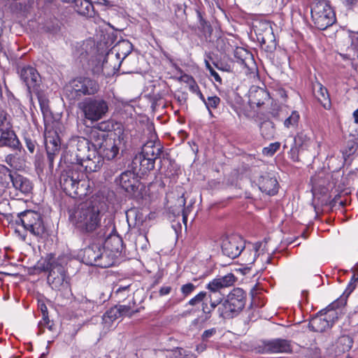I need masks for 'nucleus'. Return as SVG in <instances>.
<instances>
[{
    "instance_id": "obj_1",
    "label": "nucleus",
    "mask_w": 358,
    "mask_h": 358,
    "mask_svg": "<svg viewBox=\"0 0 358 358\" xmlns=\"http://www.w3.org/2000/svg\"><path fill=\"white\" fill-rule=\"evenodd\" d=\"M104 210V201L99 197H92L79 204L70 217L73 224L83 233L97 234L103 228L101 220V213Z\"/></svg>"
},
{
    "instance_id": "obj_2",
    "label": "nucleus",
    "mask_w": 358,
    "mask_h": 358,
    "mask_svg": "<svg viewBox=\"0 0 358 358\" xmlns=\"http://www.w3.org/2000/svg\"><path fill=\"white\" fill-rule=\"evenodd\" d=\"M21 201L18 199L13 201L10 206L13 209V212L10 213V223L17 225H21L24 229V233H20L17 229L15 231L22 241L26 240L27 231L36 238H41L45 232L42 215L32 210H25L20 211L17 209L18 203ZM22 203H23L22 202Z\"/></svg>"
},
{
    "instance_id": "obj_3",
    "label": "nucleus",
    "mask_w": 358,
    "mask_h": 358,
    "mask_svg": "<svg viewBox=\"0 0 358 358\" xmlns=\"http://www.w3.org/2000/svg\"><path fill=\"white\" fill-rule=\"evenodd\" d=\"M66 264L64 257H56L52 254H49L37 262L36 268L40 271H48V283L52 289L62 292L67 290L70 287Z\"/></svg>"
},
{
    "instance_id": "obj_4",
    "label": "nucleus",
    "mask_w": 358,
    "mask_h": 358,
    "mask_svg": "<svg viewBox=\"0 0 358 358\" xmlns=\"http://www.w3.org/2000/svg\"><path fill=\"white\" fill-rule=\"evenodd\" d=\"M59 184L64 192L72 197L82 198L91 192L90 180L78 165L68 166L63 170Z\"/></svg>"
},
{
    "instance_id": "obj_5",
    "label": "nucleus",
    "mask_w": 358,
    "mask_h": 358,
    "mask_svg": "<svg viewBox=\"0 0 358 358\" xmlns=\"http://www.w3.org/2000/svg\"><path fill=\"white\" fill-rule=\"evenodd\" d=\"M97 236L105 238L103 247L108 257L111 259L113 265H114L116 259L120 256L123 250V241L117 234L113 222L109 220L103 226V228L97 232Z\"/></svg>"
},
{
    "instance_id": "obj_6",
    "label": "nucleus",
    "mask_w": 358,
    "mask_h": 358,
    "mask_svg": "<svg viewBox=\"0 0 358 358\" xmlns=\"http://www.w3.org/2000/svg\"><path fill=\"white\" fill-rule=\"evenodd\" d=\"M99 90L98 83L89 77H78L71 80L64 87V96L75 101L83 96H92Z\"/></svg>"
},
{
    "instance_id": "obj_7",
    "label": "nucleus",
    "mask_w": 358,
    "mask_h": 358,
    "mask_svg": "<svg viewBox=\"0 0 358 358\" xmlns=\"http://www.w3.org/2000/svg\"><path fill=\"white\" fill-rule=\"evenodd\" d=\"M84 119L92 123L104 118L109 111V103L101 97H88L78 104Z\"/></svg>"
},
{
    "instance_id": "obj_8",
    "label": "nucleus",
    "mask_w": 358,
    "mask_h": 358,
    "mask_svg": "<svg viewBox=\"0 0 358 358\" xmlns=\"http://www.w3.org/2000/svg\"><path fill=\"white\" fill-rule=\"evenodd\" d=\"M246 298V292L243 289H233L227 299L218 307L220 317L229 319L237 315L245 307Z\"/></svg>"
},
{
    "instance_id": "obj_9",
    "label": "nucleus",
    "mask_w": 358,
    "mask_h": 358,
    "mask_svg": "<svg viewBox=\"0 0 358 358\" xmlns=\"http://www.w3.org/2000/svg\"><path fill=\"white\" fill-rule=\"evenodd\" d=\"M310 12L312 21L320 30L333 25L336 20L335 13L327 0H313Z\"/></svg>"
},
{
    "instance_id": "obj_10",
    "label": "nucleus",
    "mask_w": 358,
    "mask_h": 358,
    "mask_svg": "<svg viewBox=\"0 0 358 358\" xmlns=\"http://www.w3.org/2000/svg\"><path fill=\"white\" fill-rule=\"evenodd\" d=\"M77 150L78 153L76 154V162L81 166L84 167L87 171L96 172L101 169L103 159L95 151H90L89 142L87 139L82 138L78 140Z\"/></svg>"
},
{
    "instance_id": "obj_11",
    "label": "nucleus",
    "mask_w": 358,
    "mask_h": 358,
    "mask_svg": "<svg viewBox=\"0 0 358 358\" xmlns=\"http://www.w3.org/2000/svg\"><path fill=\"white\" fill-rule=\"evenodd\" d=\"M0 183L6 187L10 183L17 192L16 196H29L31 194L34 185L27 177L12 171L6 166H3L0 171Z\"/></svg>"
},
{
    "instance_id": "obj_12",
    "label": "nucleus",
    "mask_w": 358,
    "mask_h": 358,
    "mask_svg": "<svg viewBox=\"0 0 358 358\" xmlns=\"http://www.w3.org/2000/svg\"><path fill=\"white\" fill-rule=\"evenodd\" d=\"M82 260L87 265L101 268H108L113 266L111 259L108 257L103 245L99 243H93L85 248Z\"/></svg>"
},
{
    "instance_id": "obj_13",
    "label": "nucleus",
    "mask_w": 358,
    "mask_h": 358,
    "mask_svg": "<svg viewBox=\"0 0 358 358\" xmlns=\"http://www.w3.org/2000/svg\"><path fill=\"white\" fill-rule=\"evenodd\" d=\"M245 248V241L238 235L232 234L222 238V252L224 255L231 259L240 256Z\"/></svg>"
},
{
    "instance_id": "obj_14",
    "label": "nucleus",
    "mask_w": 358,
    "mask_h": 358,
    "mask_svg": "<svg viewBox=\"0 0 358 358\" xmlns=\"http://www.w3.org/2000/svg\"><path fill=\"white\" fill-rule=\"evenodd\" d=\"M121 143L120 137L117 138H105V134H101V138L94 141L95 147L101 150L103 155L108 160L113 159L119 152L120 145Z\"/></svg>"
},
{
    "instance_id": "obj_15",
    "label": "nucleus",
    "mask_w": 358,
    "mask_h": 358,
    "mask_svg": "<svg viewBox=\"0 0 358 358\" xmlns=\"http://www.w3.org/2000/svg\"><path fill=\"white\" fill-rule=\"evenodd\" d=\"M17 73L21 80L25 84L29 93L37 90V87L41 82V77L37 70L30 66H19Z\"/></svg>"
},
{
    "instance_id": "obj_16",
    "label": "nucleus",
    "mask_w": 358,
    "mask_h": 358,
    "mask_svg": "<svg viewBox=\"0 0 358 358\" xmlns=\"http://www.w3.org/2000/svg\"><path fill=\"white\" fill-rule=\"evenodd\" d=\"M292 351L291 342L282 338L264 341L259 346V352L262 353H289Z\"/></svg>"
},
{
    "instance_id": "obj_17",
    "label": "nucleus",
    "mask_w": 358,
    "mask_h": 358,
    "mask_svg": "<svg viewBox=\"0 0 358 358\" xmlns=\"http://www.w3.org/2000/svg\"><path fill=\"white\" fill-rule=\"evenodd\" d=\"M117 182L120 186L129 194L136 193L141 185L138 175L132 171H126L122 173Z\"/></svg>"
},
{
    "instance_id": "obj_18",
    "label": "nucleus",
    "mask_w": 358,
    "mask_h": 358,
    "mask_svg": "<svg viewBox=\"0 0 358 358\" xmlns=\"http://www.w3.org/2000/svg\"><path fill=\"white\" fill-rule=\"evenodd\" d=\"M263 245L262 243H255L251 245V248L248 247L245 248L243 250V254L241 255V259L245 265L249 266L256 261L257 257H259L261 255V259L263 260V257L265 256V260L267 263H269L271 260L269 254L268 253L265 255L264 253L259 252L260 250L263 251L264 248H262Z\"/></svg>"
},
{
    "instance_id": "obj_19",
    "label": "nucleus",
    "mask_w": 358,
    "mask_h": 358,
    "mask_svg": "<svg viewBox=\"0 0 358 358\" xmlns=\"http://www.w3.org/2000/svg\"><path fill=\"white\" fill-rule=\"evenodd\" d=\"M236 280V277L233 273H229L224 276H217L214 278L208 283L206 288L210 292L217 295V294H220V291L221 289L234 285Z\"/></svg>"
},
{
    "instance_id": "obj_20",
    "label": "nucleus",
    "mask_w": 358,
    "mask_h": 358,
    "mask_svg": "<svg viewBox=\"0 0 358 358\" xmlns=\"http://www.w3.org/2000/svg\"><path fill=\"white\" fill-rule=\"evenodd\" d=\"M258 185L262 192L268 195H274L278 190V182L274 176L265 173L258 179Z\"/></svg>"
},
{
    "instance_id": "obj_21",
    "label": "nucleus",
    "mask_w": 358,
    "mask_h": 358,
    "mask_svg": "<svg viewBox=\"0 0 358 358\" xmlns=\"http://www.w3.org/2000/svg\"><path fill=\"white\" fill-rule=\"evenodd\" d=\"M269 98V94L263 88L252 87L249 91V103L251 107H260Z\"/></svg>"
},
{
    "instance_id": "obj_22",
    "label": "nucleus",
    "mask_w": 358,
    "mask_h": 358,
    "mask_svg": "<svg viewBox=\"0 0 358 358\" xmlns=\"http://www.w3.org/2000/svg\"><path fill=\"white\" fill-rule=\"evenodd\" d=\"M124 59L110 50L106 53L103 59L102 67L107 71V73H114L119 71L121 64Z\"/></svg>"
},
{
    "instance_id": "obj_23",
    "label": "nucleus",
    "mask_w": 358,
    "mask_h": 358,
    "mask_svg": "<svg viewBox=\"0 0 358 358\" xmlns=\"http://www.w3.org/2000/svg\"><path fill=\"white\" fill-rule=\"evenodd\" d=\"M324 312L319 313V315L314 317L309 322L308 327L315 332H323L329 329L332 323L326 316Z\"/></svg>"
},
{
    "instance_id": "obj_24",
    "label": "nucleus",
    "mask_w": 358,
    "mask_h": 358,
    "mask_svg": "<svg viewBox=\"0 0 358 358\" xmlns=\"http://www.w3.org/2000/svg\"><path fill=\"white\" fill-rule=\"evenodd\" d=\"M257 40L262 48L271 50L275 48V36L273 35L271 27L266 25L263 34H257Z\"/></svg>"
},
{
    "instance_id": "obj_25",
    "label": "nucleus",
    "mask_w": 358,
    "mask_h": 358,
    "mask_svg": "<svg viewBox=\"0 0 358 358\" xmlns=\"http://www.w3.org/2000/svg\"><path fill=\"white\" fill-rule=\"evenodd\" d=\"M348 37L350 40V46L347 48L346 53H341L340 55L344 59L354 60L358 57V31H348Z\"/></svg>"
},
{
    "instance_id": "obj_26",
    "label": "nucleus",
    "mask_w": 358,
    "mask_h": 358,
    "mask_svg": "<svg viewBox=\"0 0 358 358\" xmlns=\"http://www.w3.org/2000/svg\"><path fill=\"white\" fill-rule=\"evenodd\" d=\"M45 143L47 154L57 155L60 150V140L57 134L49 131L45 136Z\"/></svg>"
},
{
    "instance_id": "obj_27",
    "label": "nucleus",
    "mask_w": 358,
    "mask_h": 358,
    "mask_svg": "<svg viewBox=\"0 0 358 358\" xmlns=\"http://www.w3.org/2000/svg\"><path fill=\"white\" fill-rule=\"evenodd\" d=\"M19 141L16 138L14 132L10 129V127L6 128H1L0 129V146H10L15 147L18 145Z\"/></svg>"
},
{
    "instance_id": "obj_28",
    "label": "nucleus",
    "mask_w": 358,
    "mask_h": 358,
    "mask_svg": "<svg viewBox=\"0 0 358 358\" xmlns=\"http://www.w3.org/2000/svg\"><path fill=\"white\" fill-rule=\"evenodd\" d=\"M155 160L156 159L145 157L138 154L133 159V164L135 166V169H136L138 165L139 171L144 174L155 168Z\"/></svg>"
},
{
    "instance_id": "obj_29",
    "label": "nucleus",
    "mask_w": 358,
    "mask_h": 358,
    "mask_svg": "<svg viewBox=\"0 0 358 358\" xmlns=\"http://www.w3.org/2000/svg\"><path fill=\"white\" fill-rule=\"evenodd\" d=\"M314 93L318 101L322 106L329 109L331 107V101L327 89L324 87L320 83L314 85Z\"/></svg>"
},
{
    "instance_id": "obj_30",
    "label": "nucleus",
    "mask_w": 358,
    "mask_h": 358,
    "mask_svg": "<svg viewBox=\"0 0 358 358\" xmlns=\"http://www.w3.org/2000/svg\"><path fill=\"white\" fill-rule=\"evenodd\" d=\"M162 152V147L159 144H156L153 141H148L145 143L143 147L140 155L148 158L157 159Z\"/></svg>"
},
{
    "instance_id": "obj_31",
    "label": "nucleus",
    "mask_w": 358,
    "mask_h": 358,
    "mask_svg": "<svg viewBox=\"0 0 358 358\" xmlns=\"http://www.w3.org/2000/svg\"><path fill=\"white\" fill-rule=\"evenodd\" d=\"M133 45L128 40L119 41L110 50L124 59L132 51Z\"/></svg>"
},
{
    "instance_id": "obj_32",
    "label": "nucleus",
    "mask_w": 358,
    "mask_h": 358,
    "mask_svg": "<svg viewBox=\"0 0 358 358\" xmlns=\"http://www.w3.org/2000/svg\"><path fill=\"white\" fill-rule=\"evenodd\" d=\"M74 8L78 13L87 17H92L94 14V6L89 0H73Z\"/></svg>"
},
{
    "instance_id": "obj_33",
    "label": "nucleus",
    "mask_w": 358,
    "mask_h": 358,
    "mask_svg": "<svg viewBox=\"0 0 358 358\" xmlns=\"http://www.w3.org/2000/svg\"><path fill=\"white\" fill-rule=\"evenodd\" d=\"M127 221L129 226L141 225L143 221V214L137 208H131L126 213Z\"/></svg>"
},
{
    "instance_id": "obj_34",
    "label": "nucleus",
    "mask_w": 358,
    "mask_h": 358,
    "mask_svg": "<svg viewBox=\"0 0 358 358\" xmlns=\"http://www.w3.org/2000/svg\"><path fill=\"white\" fill-rule=\"evenodd\" d=\"M201 100L204 103V105H205L206 109L208 110V113L210 116L213 115L212 110L217 109L221 103L220 98L216 95L208 96L207 98H206L203 96V99H201Z\"/></svg>"
},
{
    "instance_id": "obj_35",
    "label": "nucleus",
    "mask_w": 358,
    "mask_h": 358,
    "mask_svg": "<svg viewBox=\"0 0 358 358\" xmlns=\"http://www.w3.org/2000/svg\"><path fill=\"white\" fill-rule=\"evenodd\" d=\"M167 358H195V355L191 352H188L183 348H178L175 350L168 352Z\"/></svg>"
},
{
    "instance_id": "obj_36",
    "label": "nucleus",
    "mask_w": 358,
    "mask_h": 358,
    "mask_svg": "<svg viewBox=\"0 0 358 358\" xmlns=\"http://www.w3.org/2000/svg\"><path fill=\"white\" fill-rule=\"evenodd\" d=\"M260 131L264 138H270L275 132L273 122L269 121L262 122L260 126Z\"/></svg>"
},
{
    "instance_id": "obj_37",
    "label": "nucleus",
    "mask_w": 358,
    "mask_h": 358,
    "mask_svg": "<svg viewBox=\"0 0 358 358\" xmlns=\"http://www.w3.org/2000/svg\"><path fill=\"white\" fill-rule=\"evenodd\" d=\"M120 317V310L117 308L116 306L110 308L103 316V321L105 323L112 322Z\"/></svg>"
},
{
    "instance_id": "obj_38",
    "label": "nucleus",
    "mask_w": 358,
    "mask_h": 358,
    "mask_svg": "<svg viewBox=\"0 0 358 358\" xmlns=\"http://www.w3.org/2000/svg\"><path fill=\"white\" fill-rule=\"evenodd\" d=\"M300 116L297 111H292L290 115L284 121V125L286 128H295L297 127Z\"/></svg>"
},
{
    "instance_id": "obj_39",
    "label": "nucleus",
    "mask_w": 358,
    "mask_h": 358,
    "mask_svg": "<svg viewBox=\"0 0 358 358\" xmlns=\"http://www.w3.org/2000/svg\"><path fill=\"white\" fill-rule=\"evenodd\" d=\"M347 303L346 297L341 296V298L336 299L331 303H330L326 308L321 310V313L324 312L327 314L328 312L336 310L341 307L345 306Z\"/></svg>"
},
{
    "instance_id": "obj_40",
    "label": "nucleus",
    "mask_w": 358,
    "mask_h": 358,
    "mask_svg": "<svg viewBox=\"0 0 358 358\" xmlns=\"http://www.w3.org/2000/svg\"><path fill=\"white\" fill-rule=\"evenodd\" d=\"M310 141V138L304 132H300L294 138V143L295 146L299 148L303 145H306Z\"/></svg>"
},
{
    "instance_id": "obj_41",
    "label": "nucleus",
    "mask_w": 358,
    "mask_h": 358,
    "mask_svg": "<svg viewBox=\"0 0 358 358\" xmlns=\"http://www.w3.org/2000/svg\"><path fill=\"white\" fill-rule=\"evenodd\" d=\"M280 143L275 142L269 144L268 147H265L262 150V153L266 156H273L280 148Z\"/></svg>"
},
{
    "instance_id": "obj_42",
    "label": "nucleus",
    "mask_w": 358,
    "mask_h": 358,
    "mask_svg": "<svg viewBox=\"0 0 358 358\" xmlns=\"http://www.w3.org/2000/svg\"><path fill=\"white\" fill-rule=\"evenodd\" d=\"M117 308L120 310V316H129L131 317L133 315L134 313H136L138 310H131L129 306L125 305H117Z\"/></svg>"
},
{
    "instance_id": "obj_43",
    "label": "nucleus",
    "mask_w": 358,
    "mask_h": 358,
    "mask_svg": "<svg viewBox=\"0 0 358 358\" xmlns=\"http://www.w3.org/2000/svg\"><path fill=\"white\" fill-rule=\"evenodd\" d=\"M189 90L191 92L196 94L199 97L200 99H203V94L201 92L199 85L192 78H191V80L189 83Z\"/></svg>"
},
{
    "instance_id": "obj_44",
    "label": "nucleus",
    "mask_w": 358,
    "mask_h": 358,
    "mask_svg": "<svg viewBox=\"0 0 358 358\" xmlns=\"http://www.w3.org/2000/svg\"><path fill=\"white\" fill-rule=\"evenodd\" d=\"M196 289V286L191 282H188L182 285L180 290L184 297H187L189 294H191L194 289Z\"/></svg>"
},
{
    "instance_id": "obj_45",
    "label": "nucleus",
    "mask_w": 358,
    "mask_h": 358,
    "mask_svg": "<svg viewBox=\"0 0 358 358\" xmlns=\"http://www.w3.org/2000/svg\"><path fill=\"white\" fill-rule=\"evenodd\" d=\"M207 296V293L206 292H201L198 294H196L195 296H194L192 299H191L188 301V304L190 306H195L198 304L199 303L203 301V300L205 299V297Z\"/></svg>"
},
{
    "instance_id": "obj_46",
    "label": "nucleus",
    "mask_w": 358,
    "mask_h": 358,
    "mask_svg": "<svg viewBox=\"0 0 358 358\" xmlns=\"http://www.w3.org/2000/svg\"><path fill=\"white\" fill-rule=\"evenodd\" d=\"M213 293L210 292L209 294H208V297L210 299V305L208 306V308L210 309H211L213 311L214 310V309L219 305V304H222L220 303L221 301H222V295L221 294H217V299L215 300H213Z\"/></svg>"
},
{
    "instance_id": "obj_47",
    "label": "nucleus",
    "mask_w": 358,
    "mask_h": 358,
    "mask_svg": "<svg viewBox=\"0 0 358 358\" xmlns=\"http://www.w3.org/2000/svg\"><path fill=\"white\" fill-rule=\"evenodd\" d=\"M358 281V274H354L351 278V280L346 288L344 294H347V296L350 294L356 287L355 282Z\"/></svg>"
},
{
    "instance_id": "obj_48",
    "label": "nucleus",
    "mask_w": 358,
    "mask_h": 358,
    "mask_svg": "<svg viewBox=\"0 0 358 358\" xmlns=\"http://www.w3.org/2000/svg\"><path fill=\"white\" fill-rule=\"evenodd\" d=\"M339 343L345 345L343 348V351H348L352 348V341L349 336H342L339 339Z\"/></svg>"
},
{
    "instance_id": "obj_49",
    "label": "nucleus",
    "mask_w": 358,
    "mask_h": 358,
    "mask_svg": "<svg viewBox=\"0 0 358 358\" xmlns=\"http://www.w3.org/2000/svg\"><path fill=\"white\" fill-rule=\"evenodd\" d=\"M95 129L101 131H108L113 129V124L108 121L101 122L96 125Z\"/></svg>"
},
{
    "instance_id": "obj_50",
    "label": "nucleus",
    "mask_w": 358,
    "mask_h": 358,
    "mask_svg": "<svg viewBox=\"0 0 358 358\" xmlns=\"http://www.w3.org/2000/svg\"><path fill=\"white\" fill-rule=\"evenodd\" d=\"M216 333L217 329L215 328L205 330L201 335V339L203 342L208 341V340L213 337Z\"/></svg>"
},
{
    "instance_id": "obj_51",
    "label": "nucleus",
    "mask_w": 358,
    "mask_h": 358,
    "mask_svg": "<svg viewBox=\"0 0 358 358\" xmlns=\"http://www.w3.org/2000/svg\"><path fill=\"white\" fill-rule=\"evenodd\" d=\"M210 319V317L201 313L197 318L194 319L192 321V324L193 325H198V324L203 325Z\"/></svg>"
},
{
    "instance_id": "obj_52",
    "label": "nucleus",
    "mask_w": 358,
    "mask_h": 358,
    "mask_svg": "<svg viewBox=\"0 0 358 358\" xmlns=\"http://www.w3.org/2000/svg\"><path fill=\"white\" fill-rule=\"evenodd\" d=\"M50 323V321L48 317V313L47 315H45V316H43V320L41 321L38 324L39 327V332L38 334H41L44 332L43 327L45 325H49Z\"/></svg>"
},
{
    "instance_id": "obj_53",
    "label": "nucleus",
    "mask_w": 358,
    "mask_h": 358,
    "mask_svg": "<svg viewBox=\"0 0 358 358\" xmlns=\"http://www.w3.org/2000/svg\"><path fill=\"white\" fill-rule=\"evenodd\" d=\"M299 148L297 146H293L291 148L290 150V156L292 160L294 161H298L299 160Z\"/></svg>"
},
{
    "instance_id": "obj_54",
    "label": "nucleus",
    "mask_w": 358,
    "mask_h": 358,
    "mask_svg": "<svg viewBox=\"0 0 358 358\" xmlns=\"http://www.w3.org/2000/svg\"><path fill=\"white\" fill-rule=\"evenodd\" d=\"M202 314L206 315V316L211 317L213 310L208 308V304L207 303H202L201 305Z\"/></svg>"
},
{
    "instance_id": "obj_55",
    "label": "nucleus",
    "mask_w": 358,
    "mask_h": 358,
    "mask_svg": "<svg viewBox=\"0 0 358 358\" xmlns=\"http://www.w3.org/2000/svg\"><path fill=\"white\" fill-rule=\"evenodd\" d=\"M171 290L172 287L171 286H162L159 290V296H162L168 295L170 294Z\"/></svg>"
},
{
    "instance_id": "obj_56",
    "label": "nucleus",
    "mask_w": 358,
    "mask_h": 358,
    "mask_svg": "<svg viewBox=\"0 0 358 358\" xmlns=\"http://www.w3.org/2000/svg\"><path fill=\"white\" fill-rule=\"evenodd\" d=\"M25 143H26V147L27 148L28 150L33 153L35 150V142L32 141L29 138H25Z\"/></svg>"
},
{
    "instance_id": "obj_57",
    "label": "nucleus",
    "mask_w": 358,
    "mask_h": 358,
    "mask_svg": "<svg viewBox=\"0 0 358 358\" xmlns=\"http://www.w3.org/2000/svg\"><path fill=\"white\" fill-rule=\"evenodd\" d=\"M209 72L210 73V76L213 77L216 82L219 83L220 84L222 83L221 77L213 69H210Z\"/></svg>"
},
{
    "instance_id": "obj_58",
    "label": "nucleus",
    "mask_w": 358,
    "mask_h": 358,
    "mask_svg": "<svg viewBox=\"0 0 358 358\" xmlns=\"http://www.w3.org/2000/svg\"><path fill=\"white\" fill-rule=\"evenodd\" d=\"M39 102L43 113L44 114L45 113H47L48 111V106L45 101L39 99Z\"/></svg>"
},
{
    "instance_id": "obj_59",
    "label": "nucleus",
    "mask_w": 358,
    "mask_h": 358,
    "mask_svg": "<svg viewBox=\"0 0 358 358\" xmlns=\"http://www.w3.org/2000/svg\"><path fill=\"white\" fill-rule=\"evenodd\" d=\"M47 155H48V160L49 162V166H50V168H53L54 160L57 155H52L51 153L47 154Z\"/></svg>"
},
{
    "instance_id": "obj_60",
    "label": "nucleus",
    "mask_w": 358,
    "mask_h": 358,
    "mask_svg": "<svg viewBox=\"0 0 358 358\" xmlns=\"http://www.w3.org/2000/svg\"><path fill=\"white\" fill-rule=\"evenodd\" d=\"M199 19H200V24L201 26H203V29H205V26L208 28V30H211V27L208 24L207 22H206L201 17V15L200 13H198Z\"/></svg>"
},
{
    "instance_id": "obj_61",
    "label": "nucleus",
    "mask_w": 358,
    "mask_h": 358,
    "mask_svg": "<svg viewBox=\"0 0 358 358\" xmlns=\"http://www.w3.org/2000/svg\"><path fill=\"white\" fill-rule=\"evenodd\" d=\"M206 349V343H200L196 346V351L199 352H202Z\"/></svg>"
},
{
    "instance_id": "obj_62",
    "label": "nucleus",
    "mask_w": 358,
    "mask_h": 358,
    "mask_svg": "<svg viewBox=\"0 0 358 358\" xmlns=\"http://www.w3.org/2000/svg\"><path fill=\"white\" fill-rule=\"evenodd\" d=\"M129 286H124V287H119L116 290L115 294H121L122 292H129Z\"/></svg>"
},
{
    "instance_id": "obj_63",
    "label": "nucleus",
    "mask_w": 358,
    "mask_h": 358,
    "mask_svg": "<svg viewBox=\"0 0 358 358\" xmlns=\"http://www.w3.org/2000/svg\"><path fill=\"white\" fill-rule=\"evenodd\" d=\"M40 308H41L43 316H45V315L48 314V308L44 303H42L41 305Z\"/></svg>"
},
{
    "instance_id": "obj_64",
    "label": "nucleus",
    "mask_w": 358,
    "mask_h": 358,
    "mask_svg": "<svg viewBox=\"0 0 358 358\" xmlns=\"http://www.w3.org/2000/svg\"><path fill=\"white\" fill-rule=\"evenodd\" d=\"M353 117L355 118V122L356 123L358 124V109H357L354 113H353Z\"/></svg>"
}]
</instances>
